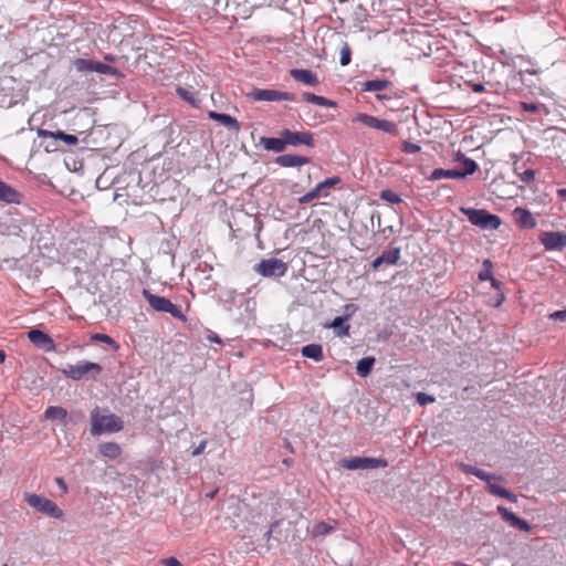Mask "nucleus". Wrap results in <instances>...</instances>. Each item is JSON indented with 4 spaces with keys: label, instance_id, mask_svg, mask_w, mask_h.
I'll use <instances>...</instances> for the list:
<instances>
[{
    "label": "nucleus",
    "instance_id": "nucleus-1",
    "mask_svg": "<svg viewBox=\"0 0 566 566\" xmlns=\"http://www.w3.org/2000/svg\"><path fill=\"white\" fill-rule=\"evenodd\" d=\"M91 433L99 436L102 433L119 432L124 428V421L107 409L95 407L91 411Z\"/></svg>",
    "mask_w": 566,
    "mask_h": 566
},
{
    "label": "nucleus",
    "instance_id": "nucleus-2",
    "mask_svg": "<svg viewBox=\"0 0 566 566\" xmlns=\"http://www.w3.org/2000/svg\"><path fill=\"white\" fill-rule=\"evenodd\" d=\"M23 497L24 501L29 504V506L32 507L38 513L56 520H62L64 517L63 510L60 509L54 501L45 496L27 492L24 493Z\"/></svg>",
    "mask_w": 566,
    "mask_h": 566
},
{
    "label": "nucleus",
    "instance_id": "nucleus-3",
    "mask_svg": "<svg viewBox=\"0 0 566 566\" xmlns=\"http://www.w3.org/2000/svg\"><path fill=\"white\" fill-rule=\"evenodd\" d=\"M103 368L101 365L91 361H78L76 365H67L62 369V374L74 381L81 379H95Z\"/></svg>",
    "mask_w": 566,
    "mask_h": 566
},
{
    "label": "nucleus",
    "instance_id": "nucleus-4",
    "mask_svg": "<svg viewBox=\"0 0 566 566\" xmlns=\"http://www.w3.org/2000/svg\"><path fill=\"white\" fill-rule=\"evenodd\" d=\"M459 160L462 161V165H463L462 168H460V169H458V168H453V169L437 168L431 172L429 179L430 180H439V179H443V178L460 179V178H464L468 175L473 174L476 170V164L473 160L464 157L461 154H459Z\"/></svg>",
    "mask_w": 566,
    "mask_h": 566
},
{
    "label": "nucleus",
    "instance_id": "nucleus-5",
    "mask_svg": "<svg viewBox=\"0 0 566 566\" xmlns=\"http://www.w3.org/2000/svg\"><path fill=\"white\" fill-rule=\"evenodd\" d=\"M143 296L147 300L149 305L157 312L169 313L172 317L180 319L182 322L187 321V317L181 312V310L171 303L168 298L164 296H158L153 294L149 290H143Z\"/></svg>",
    "mask_w": 566,
    "mask_h": 566
},
{
    "label": "nucleus",
    "instance_id": "nucleus-6",
    "mask_svg": "<svg viewBox=\"0 0 566 566\" xmlns=\"http://www.w3.org/2000/svg\"><path fill=\"white\" fill-rule=\"evenodd\" d=\"M352 120L354 123H360L367 127L387 133L392 136H397L398 132H399L398 125L395 122L388 120V119H381V118H378L376 116L365 114V113H359V114L355 115Z\"/></svg>",
    "mask_w": 566,
    "mask_h": 566
},
{
    "label": "nucleus",
    "instance_id": "nucleus-7",
    "mask_svg": "<svg viewBox=\"0 0 566 566\" xmlns=\"http://www.w3.org/2000/svg\"><path fill=\"white\" fill-rule=\"evenodd\" d=\"M253 270L263 277H282L286 274L289 265L280 259L270 258L262 259L253 266Z\"/></svg>",
    "mask_w": 566,
    "mask_h": 566
},
{
    "label": "nucleus",
    "instance_id": "nucleus-8",
    "mask_svg": "<svg viewBox=\"0 0 566 566\" xmlns=\"http://www.w3.org/2000/svg\"><path fill=\"white\" fill-rule=\"evenodd\" d=\"M340 181H342V179L339 177L328 178V179L317 184L315 186V188H313L312 190H310L308 192L303 195L298 199V202L301 205H306V203L312 202L315 199L325 198L329 195V190L332 188H334L335 186L339 185Z\"/></svg>",
    "mask_w": 566,
    "mask_h": 566
},
{
    "label": "nucleus",
    "instance_id": "nucleus-9",
    "mask_svg": "<svg viewBox=\"0 0 566 566\" xmlns=\"http://www.w3.org/2000/svg\"><path fill=\"white\" fill-rule=\"evenodd\" d=\"M342 467L347 470L386 468L388 462L385 459L353 457L343 459Z\"/></svg>",
    "mask_w": 566,
    "mask_h": 566
},
{
    "label": "nucleus",
    "instance_id": "nucleus-10",
    "mask_svg": "<svg viewBox=\"0 0 566 566\" xmlns=\"http://www.w3.org/2000/svg\"><path fill=\"white\" fill-rule=\"evenodd\" d=\"M249 96L254 101L264 102H283V101H295L296 96L294 93L282 92L277 90L268 88H254Z\"/></svg>",
    "mask_w": 566,
    "mask_h": 566
},
{
    "label": "nucleus",
    "instance_id": "nucleus-11",
    "mask_svg": "<svg viewBox=\"0 0 566 566\" xmlns=\"http://www.w3.org/2000/svg\"><path fill=\"white\" fill-rule=\"evenodd\" d=\"M461 211L468 217L469 221L476 227L482 229L495 227V214L473 208H462Z\"/></svg>",
    "mask_w": 566,
    "mask_h": 566
},
{
    "label": "nucleus",
    "instance_id": "nucleus-12",
    "mask_svg": "<svg viewBox=\"0 0 566 566\" xmlns=\"http://www.w3.org/2000/svg\"><path fill=\"white\" fill-rule=\"evenodd\" d=\"M27 337L38 348H41L45 352H55L56 350V345L53 342V339L51 338V336L49 334L42 332L41 329H36V328L30 329L27 333Z\"/></svg>",
    "mask_w": 566,
    "mask_h": 566
},
{
    "label": "nucleus",
    "instance_id": "nucleus-13",
    "mask_svg": "<svg viewBox=\"0 0 566 566\" xmlns=\"http://www.w3.org/2000/svg\"><path fill=\"white\" fill-rule=\"evenodd\" d=\"M281 136L284 137L285 144L292 146L306 145L308 147L314 146L313 134L310 132H293L290 129H283Z\"/></svg>",
    "mask_w": 566,
    "mask_h": 566
},
{
    "label": "nucleus",
    "instance_id": "nucleus-14",
    "mask_svg": "<svg viewBox=\"0 0 566 566\" xmlns=\"http://www.w3.org/2000/svg\"><path fill=\"white\" fill-rule=\"evenodd\" d=\"M539 241L546 250H562L566 247V233L555 231L543 232Z\"/></svg>",
    "mask_w": 566,
    "mask_h": 566
},
{
    "label": "nucleus",
    "instance_id": "nucleus-15",
    "mask_svg": "<svg viewBox=\"0 0 566 566\" xmlns=\"http://www.w3.org/2000/svg\"><path fill=\"white\" fill-rule=\"evenodd\" d=\"M497 513L501 514V517L513 528L528 532L531 530L530 524L523 520L517 517L514 513L509 511L506 507L497 505Z\"/></svg>",
    "mask_w": 566,
    "mask_h": 566
},
{
    "label": "nucleus",
    "instance_id": "nucleus-16",
    "mask_svg": "<svg viewBox=\"0 0 566 566\" xmlns=\"http://www.w3.org/2000/svg\"><path fill=\"white\" fill-rule=\"evenodd\" d=\"M400 258V249H391V250H385L378 258H376L373 263L371 268L374 270H378L381 264L386 263L387 265H394L398 262Z\"/></svg>",
    "mask_w": 566,
    "mask_h": 566
},
{
    "label": "nucleus",
    "instance_id": "nucleus-17",
    "mask_svg": "<svg viewBox=\"0 0 566 566\" xmlns=\"http://www.w3.org/2000/svg\"><path fill=\"white\" fill-rule=\"evenodd\" d=\"M290 75L297 82H301L303 84L310 85V86H316L318 85V78L315 73H313L311 70L305 69H292L290 71Z\"/></svg>",
    "mask_w": 566,
    "mask_h": 566
},
{
    "label": "nucleus",
    "instance_id": "nucleus-18",
    "mask_svg": "<svg viewBox=\"0 0 566 566\" xmlns=\"http://www.w3.org/2000/svg\"><path fill=\"white\" fill-rule=\"evenodd\" d=\"M460 467L464 472L471 473V474L478 476L479 479L486 481V488H488L489 492L492 495H495V483L493 482L494 476L492 474L486 473L485 471L476 469L474 467L463 464V463L460 464Z\"/></svg>",
    "mask_w": 566,
    "mask_h": 566
},
{
    "label": "nucleus",
    "instance_id": "nucleus-19",
    "mask_svg": "<svg viewBox=\"0 0 566 566\" xmlns=\"http://www.w3.org/2000/svg\"><path fill=\"white\" fill-rule=\"evenodd\" d=\"M311 161L308 157H303L298 155L285 154L281 155L275 159V163L284 168L290 167H300L306 165Z\"/></svg>",
    "mask_w": 566,
    "mask_h": 566
},
{
    "label": "nucleus",
    "instance_id": "nucleus-20",
    "mask_svg": "<svg viewBox=\"0 0 566 566\" xmlns=\"http://www.w3.org/2000/svg\"><path fill=\"white\" fill-rule=\"evenodd\" d=\"M21 193L0 179V201L6 203H20Z\"/></svg>",
    "mask_w": 566,
    "mask_h": 566
},
{
    "label": "nucleus",
    "instance_id": "nucleus-21",
    "mask_svg": "<svg viewBox=\"0 0 566 566\" xmlns=\"http://www.w3.org/2000/svg\"><path fill=\"white\" fill-rule=\"evenodd\" d=\"M514 219L516 223L526 229H532L536 226V220L533 214L523 208H515L513 211Z\"/></svg>",
    "mask_w": 566,
    "mask_h": 566
},
{
    "label": "nucleus",
    "instance_id": "nucleus-22",
    "mask_svg": "<svg viewBox=\"0 0 566 566\" xmlns=\"http://www.w3.org/2000/svg\"><path fill=\"white\" fill-rule=\"evenodd\" d=\"M208 116H209V118L220 123L221 125L226 126L227 128H229L231 130H234V132L240 130V124L237 120V118H234L228 114H222V113H217V112L211 111L208 113Z\"/></svg>",
    "mask_w": 566,
    "mask_h": 566
},
{
    "label": "nucleus",
    "instance_id": "nucleus-23",
    "mask_svg": "<svg viewBox=\"0 0 566 566\" xmlns=\"http://www.w3.org/2000/svg\"><path fill=\"white\" fill-rule=\"evenodd\" d=\"M39 136L44 137V138L51 137L54 139H60L70 146H75L78 143V138L75 135L66 134L62 130L50 132V130H45V129H40Z\"/></svg>",
    "mask_w": 566,
    "mask_h": 566
},
{
    "label": "nucleus",
    "instance_id": "nucleus-24",
    "mask_svg": "<svg viewBox=\"0 0 566 566\" xmlns=\"http://www.w3.org/2000/svg\"><path fill=\"white\" fill-rule=\"evenodd\" d=\"M260 144L266 149L275 153H282L285 147L284 137L275 138V137H261Z\"/></svg>",
    "mask_w": 566,
    "mask_h": 566
},
{
    "label": "nucleus",
    "instance_id": "nucleus-25",
    "mask_svg": "<svg viewBox=\"0 0 566 566\" xmlns=\"http://www.w3.org/2000/svg\"><path fill=\"white\" fill-rule=\"evenodd\" d=\"M99 453L108 459H117L120 457L123 450L116 442H104L98 446Z\"/></svg>",
    "mask_w": 566,
    "mask_h": 566
},
{
    "label": "nucleus",
    "instance_id": "nucleus-26",
    "mask_svg": "<svg viewBox=\"0 0 566 566\" xmlns=\"http://www.w3.org/2000/svg\"><path fill=\"white\" fill-rule=\"evenodd\" d=\"M302 355L306 358L322 361L324 358L323 347L319 344H308L302 347Z\"/></svg>",
    "mask_w": 566,
    "mask_h": 566
},
{
    "label": "nucleus",
    "instance_id": "nucleus-27",
    "mask_svg": "<svg viewBox=\"0 0 566 566\" xmlns=\"http://www.w3.org/2000/svg\"><path fill=\"white\" fill-rule=\"evenodd\" d=\"M44 417L48 420H60L65 423V420L67 418V411L66 409L60 406H50L46 408Z\"/></svg>",
    "mask_w": 566,
    "mask_h": 566
},
{
    "label": "nucleus",
    "instance_id": "nucleus-28",
    "mask_svg": "<svg viewBox=\"0 0 566 566\" xmlns=\"http://www.w3.org/2000/svg\"><path fill=\"white\" fill-rule=\"evenodd\" d=\"M390 85L387 80H371L363 83L364 92H380L386 90Z\"/></svg>",
    "mask_w": 566,
    "mask_h": 566
},
{
    "label": "nucleus",
    "instance_id": "nucleus-29",
    "mask_svg": "<svg viewBox=\"0 0 566 566\" xmlns=\"http://www.w3.org/2000/svg\"><path fill=\"white\" fill-rule=\"evenodd\" d=\"M375 365V358L374 357H365L360 360H358L356 366V371L360 377H367L373 367Z\"/></svg>",
    "mask_w": 566,
    "mask_h": 566
},
{
    "label": "nucleus",
    "instance_id": "nucleus-30",
    "mask_svg": "<svg viewBox=\"0 0 566 566\" xmlns=\"http://www.w3.org/2000/svg\"><path fill=\"white\" fill-rule=\"evenodd\" d=\"M492 269H493L492 261L486 259L483 262V268L479 272V280L480 281H490L492 286H495V277L493 276Z\"/></svg>",
    "mask_w": 566,
    "mask_h": 566
},
{
    "label": "nucleus",
    "instance_id": "nucleus-31",
    "mask_svg": "<svg viewBox=\"0 0 566 566\" xmlns=\"http://www.w3.org/2000/svg\"><path fill=\"white\" fill-rule=\"evenodd\" d=\"M346 317H336L331 326L335 329L338 336H346L349 334V325L345 324Z\"/></svg>",
    "mask_w": 566,
    "mask_h": 566
},
{
    "label": "nucleus",
    "instance_id": "nucleus-32",
    "mask_svg": "<svg viewBox=\"0 0 566 566\" xmlns=\"http://www.w3.org/2000/svg\"><path fill=\"white\" fill-rule=\"evenodd\" d=\"M379 197L381 200L392 203V205H398V203L402 202L401 196L390 189L382 190L380 192Z\"/></svg>",
    "mask_w": 566,
    "mask_h": 566
},
{
    "label": "nucleus",
    "instance_id": "nucleus-33",
    "mask_svg": "<svg viewBox=\"0 0 566 566\" xmlns=\"http://www.w3.org/2000/svg\"><path fill=\"white\" fill-rule=\"evenodd\" d=\"M73 65L77 72H93L94 60L76 59Z\"/></svg>",
    "mask_w": 566,
    "mask_h": 566
},
{
    "label": "nucleus",
    "instance_id": "nucleus-34",
    "mask_svg": "<svg viewBox=\"0 0 566 566\" xmlns=\"http://www.w3.org/2000/svg\"><path fill=\"white\" fill-rule=\"evenodd\" d=\"M93 72H97L99 74L105 75H116L117 70L108 64H104L98 61H94Z\"/></svg>",
    "mask_w": 566,
    "mask_h": 566
},
{
    "label": "nucleus",
    "instance_id": "nucleus-35",
    "mask_svg": "<svg viewBox=\"0 0 566 566\" xmlns=\"http://www.w3.org/2000/svg\"><path fill=\"white\" fill-rule=\"evenodd\" d=\"M352 61V49L347 42H345L340 49L339 62L343 66H346Z\"/></svg>",
    "mask_w": 566,
    "mask_h": 566
},
{
    "label": "nucleus",
    "instance_id": "nucleus-36",
    "mask_svg": "<svg viewBox=\"0 0 566 566\" xmlns=\"http://www.w3.org/2000/svg\"><path fill=\"white\" fill-rule=\"evenodd\" d=\"M332 531L333 527L329 526L327 523L318 522L314 525L312 533L314 536H322L331 533Z\"/></svg>",
    "mask_w": 566,
    "mask_h": 566
},
{
    "label": "nucleus",
    "instance_id": "nucleus-37",
    "mask_svg": "<svg viewBox=\"0 0 566 566\" xmlns=\"http://www.w3.org/2000/svg\"><path fill=\"white\" fill-rule=\"evenodd\" d=\"M177 93L184 101L188 102L189 104L195 105L197 103L195 95L186 88L178 87Z\"/></svg>",
    "mask_w": 566,
    "mask_h": 566
},
{
    "label": "nucleus",
    "instance_id": "nucleus-38",
    "mask_svg": "<svg viewBox=\"0 0 566 566\" xmlns=\"http://www.w3.org/2000/svg\"><path fill=\"white\" fill-rule=\"evenodd\" d=\"M521 107L523 111L530 112V113H538L541 109H545V106L542 104L526 103V102L521 103Z\"/></svg>",
    "mask_w": 566,
    "mask_h": 566
},
{
    "label": "nucleus",
    "instance_id": "nucleus-39",
    "mask_svg": "<svg viewBox=\"0 0 566 566\" xmlns=\"http://www.w3.org/2000/svg\"><path fill=\"white\" fill-rule=\"evenodd\" d=\"M416 399H417V402L420 405V406H426L428 403H432L436 401V398L433 396H429L424 392H418L416 395Z\"/></svg>",
    "mask_w": 566,
    "mask_h": 566
},
{
    "label": "nucleus",
    "instance_id": "nucleus-40",
    "mask_svg": "<svg viewBox=\"0 0 566 566\" xmlns=\"http://www.w3.org/2000/svg\"><path fill=\"white\" fill-rule=\"evenodd\" d=\"M402 151L406 154H417L421 150V147L417 144H413L411 142H405L402 144Z\"/></svg>",
    "mask_w": 566,
    "mask_h": 566
},
{
    "label": "nucleus",
    "instance_id": "nucleus-41",
    "mask_svg": "<svg viewBox=\"0 0 566 566\" xmlns=\"http://www.w3.org/2000/svg\"><path fill=\"white\" fill-rule=\"evenodd\" d=\"M521 181L530 184L535 179V171L531 168L525 169L523 172H518Z\"/></svg>",
    "mask_w": 566,
    "mask_h": 566
},
{
    "label": "nucleus",
    "instance_id": "nucleus-42",
    "mask_svg": "<svg viewBox=\"0 0 566 566\" xmlns=\"http://www.w3.org/2000/svg\"><path fill=\"white\" fill-rule=\"evenodd\" d=\"M92 339L107 345H116L115 340L106 334H94L92 335Z\"/></svg>",
    "mask_w": 566,
    "mask_h": 566
},
{
    "label": "nucleus",
    "instance_id": "nucleus-43",
    "mask_svg": "<svg viewBox=\"0 0 566 566\" xmlns=\"http://www.w3.org/2000/svg\"><path fill=\"white\" fill-rule=\"evenodd\" d=\"M497 496L505 497V499H507V500H510L512 502L516 501V495L515 494H512L507 490H505L504 488H500V486H497Z\"/></svg>",
    "mask_w": 566,
    "mask_h": 566
},
{
    "label": "nucleus",
    "instance_id": "nucleus-44",
    "mask_svg": "<svg viewBox=\"0 0 566 566\" xmlns=\"http://www.w3.org/2000/svg\"><path fill=\"white\" fill-rule=\"evenodd\" d=\"M318 106H325V107H335L336 106V103L324 97V96H319L317 97V104Z\"/></svg>",
    "mask_w": 566,
    "mask_h": 566
},
{
    "label": "nucleus",
    "instance_id": "nucleus-45",
    "mask_svg": "<svg viewBox=\"0 0 566 566\" xmlns=\"http://www.w3.org/2000/svg\"><path fill=\"white\" fill-rule=\"evenodd\" d=\"M206 447H207V441L206 440L201 441L200 444L192 450L191 455L192 457L200 455L205 451Z\"/></svg>",
    "mask_w": 566,
    "mask_h": 566
},
{
    "label": "nucleus",
    "instance_id": "nucleus-46",
    "mask_svg": "<svg viewBox=\"0 0 566 566\" xmlns=\"http://www.w3.org/2000/svg\"><path fill=\"white\" fill-rule=\"evenodd\" d=\"M317 97L318 95L314 94V93H310V92H306L303 94V98L304 101H306L307 103H312V104H317Z\"/></svg>",
    "mask_w": 566,
    "mask_h": 566
},
{
    "label": "nucleus",
    "instance_id": "nucleus-47",
    "mask_svg": "<svg viewBox=\"0 0 566 566\" xmlns=\"http://www.w3.org/2000/svg\"><path fill=\"white\" fill-rule=\"evenodd\" d=\"M165 566H182V564L176 557H168L163 560Z\"/></svg>",
    "mask_w": 566,
    "mask_h": 566
},
{
    "label": "nucleus",
    "instance_id": "nucleus-48",
    "mask_svg": "<svg viewBox=\"0 0 566 566\" xmlns=\"http://www.w3.org/2000/svg\"><path fill=\"white\" fill-rule=\"evenodd\" d=\"M552 319H559L565 321L566 319V310L564 311H556L549 315Z\"/></svg>",
    "mask_w": 566,
    "mask_h": 566
},
{
    "label": "nucleus",
    "instance_id": "nucleus-49",
    "mask_svg": "<svg viewBox=\"0 0 566 566\" xmlns=\"http://www.w3.org/2000/svg\"><path fill=\"white\" fill-rule=\"evenodd\" d=\"M55 483L59 485V488L62 490L64 494L69 492L67 485L63 478H55Z\"/></svg>",
    "mask_w": 566,
    "mask_h": 566
},
{
    "label": "nucleus",
    "instance_id": "nucleus-50",
    "mask_svg": "<svg viewBox=\"0 0 566 566\" xmlns=\"http://www.w3.org/2000/svg\"><path fill=\"white\" fill-rule=\"evenodd\" d=\"M207 338L211 343L221 344V338L213 332H209Z\"/></svg>",
    "mask_w": 566,
    "mask_h": 566
},
{
    "label": "nucleus",
    "instance_id": "nucleus-51",
    "mask_svg": "<svg viewBox=\"0 0 566 566\" xmlns=\"http://www.w3.org/2000/svg\"><path fill=\"white\" fill-rule=\"evenodd\" d=\"M6 357H7V355H6L4 350L0 349V364L4 363Z\"/></svg>",
    "mask_w": 566,
    "mask_h": 566
},
{
    "label": "nucleus",
    "instance_id": "nucleus-52",
    "mask_svg": "<svg viewBox=\"0 0 566 566\" xmlns=\"http://www.w3.org/2000/svg\"><path fill=\"white\" fill-rule=\"evenodd\" d=\"M504 300V297L502 295H499L497 294V301H496V304L497 306L501 304V302Z\"/></svg>",
    "mask_w": 566,
    "mask_h": 566
},
{
    "label": "nucleus",
    "instance_id": "nucleus-53",
    "mask_svg": "<svg viewBox=\"0 0 566 566\" xmlns=\"http://www.w3.org/2000/svg\"><path fill=\"white\" fill-rule=\"evenodd\" d=\"M506 8H507V7H506L505 4H503V6H497V9H503V10H505Z\"/></svg>",
    "mask_w": 566,
    "mask_h": 566
},
{
    "label": "nucleus",
    "instance_id": "nucleus-54",
    "mask_svg": "<svg viewBox=\"0 0 566 566\" xmlns=\"http://www.w3.org/2000/svg\"><path fill=\"white\" fill-rule=\"evenodd\" d=\"M377 98H378V99H382V98H385V96H382V95H379V94H378V95H377Z\"/></svg>",
    "mask_w": 566,
    "mask_h": 566
},
{
    "label": "nucleus",
    "instance_id": "nucleus-55",
    "mask_svg": "<svg viewBox=\"0 0 566 566\" xmlns=\"http://www.w3.org/2000/svg\"><path fill=\"white\" fill-rule=\"evenodd\" d=\"M457 566H468V565H464V564H458Z\"/></svg>",
    "mask_w": 566,
    "mask_h": 566
},
{
    "label": "nucleus",
    "instance_id": "nucleus-56",
    "mask_svg": "<svg viewBox=\"0 0 566 566\" xmlns=\"http://www.w3.org/2000/svg\"><path fill=\"white\" fill-rule=\"evenodd\" d=\"M3 566H7L6 564Z\"/></svg>",
    "mask_w": 566,
    "mask_h": 566
}]
</instances>
